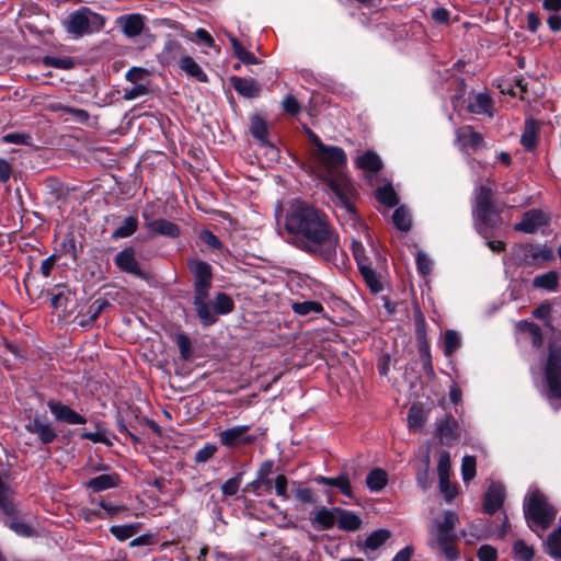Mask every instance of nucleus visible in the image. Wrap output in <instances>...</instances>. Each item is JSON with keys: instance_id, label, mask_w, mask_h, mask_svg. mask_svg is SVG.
I'll use <instances>...</instances> for the list:
<instances>
[{"instance_id": "nucleus-22", "label": "nucleus", "mask_w": 561, "mask_h": 561, "mask_svg": "<svg viewBox=\"0 0 561 561\" xmlns=\"http://www.w3.org/2000/svg\"><path fill=\"white\" fill-rule=\"evenodd\" d=\"M492 99L488 93H477L470 98L468 111L472 114H485L489 117L493 116Z\"/></svg>"}, {"instance_id": "nucleus-47", "label": "nucleus", "mask_w": 561, "mask_h": 561, "mask_svg": "<svg viewBox=\"0 0 561 561\" xmlns=\"http://www.w3.org/2000/svg\"><path fill=\"white\" fill-rule=\"evenodd\" d=\"M126 80L131 83L148 82L150 73L147 69L140 67H133L126 72Z\"/></svg>"}, {"instance_id": "nucleus-33", "label": "nucleus", "mask_w": 561, "mask_h": 561, "mask_svg": "<svg viewBox=\"0 0 561 561\" xmlns=\"http://www.w3.org/2000/svg\"><path fill=\"white\" fill-rule=\"evenodd\" d=\"M387 482V472L380 468L371 470L366 478L367 488L373 492L382 490L386 486Z\"/></svg>"}, {"instance_id": "nucleus-25", "label": "nucleus", "mask_w": 561, "mask_h": 561, "mask_svg": "<svg viewBox=\"0 0 561 561\" xmlns=\"http://www.w3.org/2000/svg\"><path fill=\"white\" fill-rule=\"evenodd\" d=\"M147 228L160 236L169 237V238H176L180 234L179 227L167 219H156L147 224Z\"/></svg>"}, {"instance_id": "nucleus-23", "label": "nucleus", "mask_w": 561, "mask_h": 561, "mask_svg": "<svg viewBox=\"0 0 561 561\" xmlns=\"http://www.w3.org/2000/svg\"><path fill=\"white\" fill-rule=\"evenodd\" d=\"M436 431L442 442L447 445H450L459 436L458 424L449 416L437 422Z\"/></svg>"}, {"instance_id": "nucleus-59", "label": "nucleus", "mask_w": 561, "mask_h": 561, "mask_svg": "<svg viewBox=\"0 0 561 561\" xmlns=\"http://www.w3.org/2000/svg\"><path fill=\"white\" fill-rule=\"evenodd\" d=\"M176 344L181 357L187 359L191 356V340L185 334H179L176 336Z\"/></svg>"}, {"instance_id": "nucleus-18", "label": "nucleus", "mask_w": 561, "mask_h": 561, "mask_svg": "<svg viewBox=\"0 0 561 561\" xmlns=\"http://www.w3.org/2000/svg\"><path fill=\"white\" fill-rule=\"evenodd\" d=\"M504 497V488L501 484H491L484 495V512L490 515L494 514L503 505Z\"/></svg>"}, {"instance_id": "nucleus-58", "label": "nucleus", "mask_w": 561, "mask_h": 561, "mask_svg": "<svg viewBox=\"0 0 561 561\" xmlns=\"http://www.w3.org/2000/svg\"><path fill=\"white\" fill-rule=\"evenodd\" d=\"M439 490L447 502L453 501L456 496V488L451 485L449 478H439Z\"/></svg>"}, {"instance_id": "nucleus-11", "label": "nucleus", "mask_w": 561, "mask_h": 561, "mask_svg": "<svg viewBox=\"0 0 561 561\" xmlns=\"http://www.w3.org/2000/svg\"><path fill=\"white\" fill-rule=\"evenodd\" d=\"M250 425H237L218 434L219 443L228 448L252 444L256 437L249 434Z\"/></svg>"}, {"instance_id": "nucleus-44", "label": "nucleus", "mask_w": 561, "mask_h": 561, "mask_svg": "<svg viewBox=\"0 0 561 561\" xmlns=\"http://www.w3.org/2000/svg\"><path fill=\"white\" fill-rule=\"evenodd\" d=\"M377 199L388 206L393 207L398 204L397 194L391 185L379 187L376 192Z\"/></svg>"}, {"instance_id": "nucleus-19", "label": "nucleus", "mask_w": 561, "mask_h": 561, "mask_svg": "<svg viewBox=\"0 0 561 561\" xmlns=\"http://www.w3.org/2000/svg\"><path fill=\"white\" fill-rule=\"evenodd\" d=\"M25 428L33 434H36L42 444L53 443L57 434L49 423L43 422L38 416H35L32 422L25 425Z\"/></svg>"}, {"instance_id": "nucleus-42", "label": "nucleus", "mask_w": 561, "mask_h": 561, "mask_svg": "<svg viewBox=\"0 0 561 561\" xmlns=\"http://www.w3.org/2000/svg\"><path fill=\"white\" fill-rule=\"evenodd\" d=\"M291 309L295 313H297L299 316H308L311 313H321L323 311L322 305L317 301L294 302L291 305Z\"/></svg>"}, {"instance_id": "nucleus-32", "label": "nucleus", "mask_w": 561, "mask_h": 561, "mask_svg": "<svg viewBox=\"0 0 561 561\" xmlns=\"http://www.w3.org/2000/svg\"><path fill=\"white\" fill-rule=\"evenodd\" d=\"M138 218L136 216H127L122 225H119L113 232L112 239H124L133 236L138 229Z\"/></svg>"}, {"instance_id": "nucleus-1", "label": "nucleus", "mask_w": 561, "mask_h": 561, "mask_svg": "<svg viewBox=\"0 0 561 561\" xmlns=\"http://www.w3.org/2000/svg\"><path fill=\"white\" fill-rule=\"evenodd\" d=\"M286 229L301 236V248L323 260H331L339 247V237L328 216L304 201H293L287 216Z\"/></svg>"}, {"instance_id": "nucleus-48", "label": "nucleus", "mask_w": 561, "mask_h": 561, "mask_svg": "<svg viewBox=\"0 0 561 561\" xmlns=\"http://www.w3.org/2000/svg\"><path fill=\"white\" fill-rule=\"evenodd\" d=\"M134 85L129 89H125L124 91V99L131 101L135 99H138L140 96H144L148 94L149 92V84L148 82H140V83H133Z\"/></svg>"}, {"instance_id": "nucleus-4", "label": "nucleus", "mask_w": 561, "mask_h": 561, "mask_svg": "<svg viewBox=\"0 0 561 561\" xmlns=\"http://www.w3.org/2000/svg\"><path fill=\"white\" fill-rule=\"evenodd\" d=\"M524 513L526 519L542 529L548 528L557 515L556 510L547 502L545 495L537 490L533 491L525 501Z\"/></svg>"}, {"instance_id": "nucleus-41", "label": "nucleus", "mask_w": 561, "mask_h": 561, "mask_svg": "<svg viewBox=\"0 0 561 561\" xmlns=\"http://www.w3.org/2000/svg\"><path fill=\"white\" fill-rule=\"evenodd\" d=\"M140 529L139 524L112 526L111 534L118 540L124 541L136 535Z\"/></svg>"}, {"instance_id": "nucleus-55", "label": "nucleus", "mask_w": 561, "mask_h": 561, "mask_svg": "<svg viewBox=\"0 0 561 561\" xmlns=\"http://www.w3.org/2000/svg\"><path fill=\"white\" fill-rule=\"evenodd\" d=\"M61 111L68 113L71 115L72 121L84 124L89 121L90 115L85 110L82 108H75L69 106H62L60 107Z\"/></svg>"}, {"instance_id": "nucleus-53", "label": "nucleus", "mask_w": 561, "mask_h": 561, "mask_svg": "<svg viewBox=\"0 0 561 561\" xmlns=\"http://www.w3.org/2000/svg\"><path fill=\"white\" fill-rule=\"evenodd\" d=\"M242 481V473H238L234 477L228 479L222 485L221 491L225 495L232 496L234 495L241 484Z\"/></svg>"}, {"instance_id": "nucleus-31", "label": "nucleus", "mask_w": 561, "mask_h": 561, "mask_svg": "<svg viewBox=\"0 0 561 561\" xmlns=\"http://www.w3.org/2000/svg\"><path fill=\"white\" fill-rule=\"evenodd\" d=\"M355 163L359 169L370 172H377L382 167L380 157L374 151H367L364 154L358 156Z\"/></svg>"}, {"instance_id": "nucleus-26", "label": "nucleus", "mask_w": 561, "mask_h": 561, "mask_svg": "<svg viewBox=\"0 0 561 561\" xmlns=\"http://www.w3.org/2000/svg\"><path fill=\"white\" fill-rule=\"evenodd\" d=\"M250 130L254 138H256L263 145H266L268 147L273 156L278 154V150L273 145H270L267 141V126L263 118L254 116L251 119Z\"/></svg>"}, {"instance_id": "nucleus-15", "label": "nucleus", "mask_w": 561, "mask_h": 561, "mask_svg": "<svg viewBox=\"0 0 561 561\" xmlns=\"http://www.w3.org/2000/svg\"><path fill=\"white\" fill-rule=\"evenodd\" d=\"M117 24L125 36L133 38L142 33L145 18L139 13L125 14L117 18Z\"/></svg>"}, {"instance_id": "nucleus-7", "label": "nucleus", "mask_w": 561, "mask_h": 561, "mask_svg": "<svg viewBox=\"0 0 561 561\" xmlns=\"http://www.w3.org/2000/svg\"><path fill=\"white\" fill-rule=\"evenodd\" d=\"M505 205H488L481 210V208H473L472 214L476 218V227L480 236L484 239H489L493 236V231L499 229L503 219L501 216L502 209Z\"/></svg>"}, {"instance_id": "nucleus-36", "label": "nucleus", "mask_w": 561, "mask_h": 561, "mask_svg": "<svg viewBox=\"0 0 561 561\" xmlns=\"http://www.w3.org/2000/svg\"><path fill=\"white\" fill-rule=\"evenodd\" d=\"M230 44L233 48L234 55L247 65H257L260 60L254 56L253 53L244 49L238 39L233 36H229Z\"/></svg>"}, {"instance_id": "nucleus-43", "label": "nucleus", "mask_w": 561, "mask_h": 561, "mask_svg": "<svg viewBox=\"0 0 561 561\" xmlns=\"http://www.w3.org/2000/svg\"><path fill=\"white\" fill-rule=\"evenodd\" d=\"M232 299L224 293H219L214 298V309L218 314H227L233 310Z\"/></svg>"}, {"instance_id": "nucleus-8", "label": "nucleus", "mask_w": 561, "mask_h": 561, "mask_svg": "<svg viewBox=\"0 0 561 561\" xmlns=\"http://www.w3.org/2000/svg\"><path fill=\"white\" fill-rule=\"evenodd\" d=\"M313 157L323 172V179L329 174L342 172L341 169L346 164V153L335 146H321L320 150H314Z\"/></svg>"}, {"instance_id": "nucleus-14", "label": "nucleus", "mask_w": 561, "mask_h": 561, "mask_svg": "<svg viewBox=\"0 0 561 561\" xmlns=\"http://www.w3.org/2000/svg\"><path fill=\"white\" fill-rule=\"evenodd\" d=\"M47 407L49 408L51 414L55 416L56 421L76 425V424H84L87 422L85 417L77 413L69 405L62 404L61 402L49 400L47 402Z\"/></svg>"}, {"instance_id": "nucleus-6", "label": "nucleus", "mask_w": 561, "mask_h": 561, "mask_svg": "<svg viewBox=\"0 0 561 561\" xmlns=\"http://www.w3.org/2000/svg\"><path fill=\"white\" fill-rule=\"evenodd\" d=\"M512 259L518 266H538L552 261L554 254L547 245L522 243L512 248Z\"/></svg>"}, {"instance_id": "nucleus-24", "label": "nucleus", "mask_w": 561, "mask_h": 561, "mask_svg": "<svg viewBox=\"0 0 561 561\" xmlns=\"http://www.w3.org/2000/svg\"><path fill=\"white\" fill-rule=\"evenodd\" d=\"M316 482L337 488L347 497H353V491L347 474L342 473L335 478L319 476L314 479Z\"/></svg>"}, {"instance_id": "nucleus-5", "label": "nucleus", "mask_w": 561, "mask_h": 561, "mask_svg": "<svg viewBox=\"0 0 561 561\" xmlns=\"http://www.w3.org/2000/svg\"><path fill=\"white\" fill-rule=\"evenodd\" d=\"M104 23L105 20L102 15L92 12L88 8H81L69 15L65 26L68 33L81 37L84 34L99 32Z\"/></svg>"}, {"instance_id": "nucleus-60", "label": "nucleus", "mask_w": 561, "mask_h": 561, "mask_svg": "<svg viewBox=\"0 0 561 561\" xmlns=\"http://www.w3.org/2000/svg\"><path fill=\"white\" fill-rule=\"evenodd\" d=\"M496 557L497 552L492 546L483 545L478 550L480 561H495Z\"/></svg>"}, {"instance_id": "nucleus-10", "label": "nucleus", "mask_w": 561, "mask_h": 561, "mask_svg": "<svg viewBox=\"0 0 561 561\" xmlns=\"http://www.w3.org/2000/svg\"><path fill=\"white\" fill-rule=\"evenodd\" d=\"M545 373L549 396L561 399V348L550 351Z\"/></svg>"}, {"instance_id": "nucleus-13", "label": "nucleus", "mask_w": 561, "mask_h": 561, "mask_svg": "<svg viewBox=\"0 0 561 561\" xmlns=\"http://www.w3.org/2000/svg\"><path fill=\"white\" fill-rule=\"evenodd\" d=\"M187 264L194 276V293L209 291L213 278L211 266L197 259H190Z\"/></svg>"}, {"instance_id": "nucleus-45", "label": "nucleus", "mask_w": 561, "mask_h": 561, "mask_svg": "<svg viewBox=\"0 0 561 561\" xmlns=\"http://www.w3.org/2000/svg\"><path fill=\"white\" fill-rule=\"evenodd\" d=\"M461 343L459 334L454 330H447L444 336V353L446 356H450L456 352Z\"/></svg>"}, {"instance_id": "nucleus-20", "label": "nucleus", "mask_w": 561, "mask_h": 561, "mask_svg": "<svg viewBox=\"0 0 561 561\" xmlns=\"http://www.w3.org/2000/svg\"><path fill=\"white\" fill-rule=\"evenodd\" d=\"M337 508H327L324 506L318 508L311 517V524L316 529L324 530L330 529L336 524Z\"/></svg>"}, {"instance_id": "nucleus-3", "label": "nucleus", "mask_w": 561, "mask_h": 561, "mask_svg": "<svg viewBox=\"0 0 561 561\" xmlns=\"http://www.w3.org/2000/svg\"><path fill=\"white\" fill-rule=\"evenodd\" d=\"M329 186L335 206L351 219H355L356 210L353 203L355 188L351 180L343 173L329 174L323 179Z\"/></svg>"}, {"instance_id": "nucleus-40", "label": "nucleus", "mask_w": 561, "mask_h": 561, "mask_svg": "<svg viewBox=\"0 0 561 561\" xmlns=\"http://www.w3.org/2000/svg\"><path fill=\"white\" fill-rule=\"evenodd\" d=\"M547 552L550 557L561 558V526L547 537Z\"/></svg>"}, {"instance_id": "nucleus-27", "label": "nucleus", "mask_w": 561, "mask_h": 561, "mask_svg": "<svg viewBox=\"0 0 561 561\" xmlns=\"http://www.w3.org/2000/svg\"><path fill=\"white\" fill-rule=\"evenodd\" d=\"M337 519L336 525L340 529L345 531H355L362 525L360 517L351 511H345L342 508H337Z\"/></svg>"}, {"instance_id": "nucleus-30", "label": "nucleus", "mask_w": 561, "mask_h": 561, "mask_svg": "<svg viewBox=\"0 0 561 561\" xmlns=\"http://www.w3.org/2000/svg\"><path fill=\"white\" fill-rule=\"evenodd\" d=\"M118 483V476L113 473H104L90 479L87 486L93 492H101L111 488H115Z\"/></svg>"}, {"instance_id": "nucleus-38", "label": "nucleus", "mask_w": 561, "mask_h": 561, "mask_svg": "<svg viewBox=\"0 0 561 561\" xmlns=\"http://www.w3.org/2000/svg\"><path fill=\"white\" fill-rule=\"evenodd\" d=\"M390 538V531L387 529H377L365 540L364 547L371 551L381 547Z\"/></svg>"}, {"instance_id": "nucleus-63", "label": "nucleus", "mask_w": 561, "mask_h": 561, "mask_svg": "<svg viewBox=\"0 0 561 561\" xmlns=\"http://www.w3.org/2000/svg\"><path fill=\"white\" fill-rule=\"evenodd\" d=\"M295 496L299 502L304 504H310L314 502L313 493L309 488H297L295 490Z\"/></svg>"}, {"instance_id": "nucleus-39", "label": "nucleus", "mask_w": 561, "mask_h": 561, "mask_svg": "<svg viewBox=\"0 0 561 561\" xmlns=\"http://www.w3.org/2000/svg\"><path fill=\"white\" fill-rule=\"evenodd\" d=\"M392 221L399 230L407 232L412 224L411 214L405 207H398L392 215Z\"/></svg>"}, {"instance_id": "nucleus-52", "label": "nucleus", "mask_w": 561, "mask_h": 561, "mask_svg": "<svg viewBox=\"0 0 561 561\" xmlns=\"http://www.w3.org/2000/svg\"><path fill=\"white\" fill-rule=\"evenodd\" d=\"M352 252H353V255L357 263L358 268H360V266H363V265L370 264L368 261V257L366 255L365 247L363 245L362 242L353 241L352 242Z\"/></svg>"}, {"instance_id": "nucleus-64", "label": "nucleus", "mask_w": 561, "mask_h": 561, "mask_svg": "<svg viewBox=\"0 0 561 561\" xmlns=\"http://www.w3.org/2000/svg\"><path fill=\"white\" fill-rule=\"evenodd\" d=\"M10 528L22 537H31L33 535V529L27 524L21 522H12Z\"/></svg>"}, {"instance_id": "nucleus-17", "label": "nucleus", "mask_w": 561, "mask_h": 561, "mask_svg": "<svg viewBox=\"0 0 561 561\" xmlns=\"http://www.w3.org/2000/svg\"><path fill=\"white\" fill-rule=\"evenodd\" d=\"M209 291L194 293V307L196 314L204 325H211L216 322L214 312L208 302Z\"/></svg>"}, {"instance_id": "nucleus-50", "label": "nucleus", "mask_w": 561, "mask_h": 561, "mask_svg": "<svg viewBox=\"0 0 561 561\" xmlns=\"http://www.w3.org/2000/svg\"><path fill=\"white\" fill-rule=\"evenodd\" d=\"M537 141L536 128L534 123H527L524 133L520 137L522 145L530 150L535 147Z\"/></svg>"}, {"instance_id": "nucleus-2", "label": "nucleus", "mask_w": 561, "mask_h": 561, "mask_svg": "<svg viewBox=\"0 0 561 561\" xmlns=\"http://www.w3.org/2000/svg\"><path fill=\"white\" fill-rule=\"evenodd\" d=\"M458 522V515L453 511H447L443 520H433L428 528L430 548L444 553L448 561H454L459 557L458 549L455 546V526Z\"/></svg>"}, {"instance_id": "nucleus-51", "label": "nucleus", "mask_w": 561, "mask_h": 561, "mask_svg": "<svg viewBox=\"0 0 561 561\" xmlns=\"http://www.w3.org/2000/svg\"><path fill=\"white\" fill-rule=\"evenodd\" d=\"M513 549L518 560L531 561L534 557V549L527 546L523 540L516 541Z\"/></svg>"}, {"instance_id": "nucleus-9", "label": "nucleus", "mask_w": 561, "mask_h": 561, "mask_svg": "<svg viewBox=\"0 0 561 561\" xmlns=\"http://www.w3.org/2000/svg\"><path fill=\"white\" fill-rule=\"evenodd\" d=\"M455 145L469 156L484 148L485 141L482 134L476 131L472 126L465 125L455 130Z\"/></svg>"}, {"instance_id": "nucleus-54", "label": "nucleus", "mask_w": 561, "mask_h": 561, "mask_svg": "<svg viewBox=\"0 0 561 561\" xmlns=\"http://www.w3.org/2000/svg\"><path fill=\"white\" fill-rule=\"evenodd\" d=\"M438 478H449L450 474V457L448 451H443L439 455L437 465Z\"/></svg>"}, {"instance_id": "nucleus-21", "label": "nucleus", "mask_w": 561, "mask_h": 561, "mask_svg": "<svg viewBox=\"0 0 561 561\" xmlns=\"http://www.w3.org/2000/svg\"><path fill=\"white\" fill-rule=\"evenodd\" d=\"M231 85L233 89L244 98H256L261 92L257 82L252 78L231 77Z\"/></svg>"}, {"instance_id": "nucleus-12", "label": "nucleus", "mask_w": 561, "mask_h": 561, "mask_svg": "<svg viewBox=\"0 0 561 561\" xmlns=\"http://www.w3.org/2000/svg\"><path fill=\"white\" fill-rule=\"evenodd\" d=\"M115 265L119 271L146 279L148 274L141 270L140 263L136 257V250L133 247H126L114 257Z\"/></svg>"}, {"instance_id": "nucleus-62", "label": "nucleus", "mask_w": 561, "mask_h": 561, "mask_svg": "<svg viewBox=\"0 0 561 561\" xmlns=\"http://www.w3.org/2000/svg\"><path fill=\"white\" fill-rule=\"evenodd\" d=\"M201 240L214 249H219L221 247L220 240L209 230H203L199 234Z\"/></svg>"}, {"instance_id": "nucleus-29", "label": "nucleus", "mask_w": 561, "mask_h": 561, "mask_svg": "<svg viewBox=\"0 0 561 561\" xmlns=\"http://www.w3.org/2000/svg\"><path fill=\"white\" fill-rule=\"evenodd\" d=\"M179 67L187 76L196 79L199 82H207L208 78L201 66L190 56L181 57Z\"/></svg>"}, {"instance_id": "nucleus-56", "label": "nucleus", "mask_w": 561, "mask_h": 561, "mask_svg": "<svg viewBox=\"0 0 561 561\" xmlns=\"http://www.w3.org/2000/svg\"><path fill=\"white\" fill-rule=\"evenodd\" d=\"M416 266L417 271L424 276L430 274L432 271V261L423 251H417Z\"/></svg>"}, {"instance_id": "nucleus-61", "label": "nucleus", "mask_w": 561, "mask_h": 561, "mask_svg": "<svg viewBox=\"0 0 561 561\" xmlns=\"http://www.w3.org/2000/svg\"><path fill=\"white\" fill-rule=\"evenodd\" d=\"M287 483H288V480L284 474H279L275 479L276 494L284 500H287L289 497L288 492H287Z\"/></svg>"}, {"instance_id": "nucleus-35", "label": "nucleus", "mask_w": 561, "mask_h": 561, "mask_svg": "<svg viewBox=\"0 0 561 561\" xmlns=\"http://www.w3.org/2000/svg\"><path fill=\"white\" fill-rule=\"evenodd\" d=\"M12 491L10 486L0 477V508L7 515L15 513L14 504L11 501Z\"/></svg>"}, {"instance_id": "nucleus-49", "label": "nucleus", "mask_w": 561, "mask_h": 561, "mask_svg": "<svg viewBox=\"0 0 561 561\" xmlns=\"http://www.w3.org/2000/svg\"><path fill=\"white\" fill-rule=\"evenodd\" d=\"M461 474L465 482L476 477V458L473 456H465L462 458Z\"/></svg>"}, {"instance_id": "nucleus-37", "label": "nucleus", "mask_w": 561, "mask_h": 561, "mask_svg": "<svg viewBox=\"0 0 561 561\" xmlns=\"http://www.w3.org/2000/svg\"><path fill=\"white\" fill-rule=\"evenodd\" d=\"M358 270L373 293H379L382 290V284L370 264L363 265Z\"/></svg>"}, {"instance_id": "nucleus-34", "label": "nucleus", "mask_w": 561, "mask_h": 561, "mask_svg": "<svg viewBox=\"0 0 561 561\" xmlns=\"http://www.w3.org/2000/svg\"><path fill=\"white\" fill-rule=\"evenodd\" d=\"M493 195L494 192L491 185L485 184L478 186L474 192L473 208H481V210H483L485 206L494 204Z\"/></svg>"}, {"instance_id": "nucleus-57", "label": "nucleus", "mask_w": 561, "mask_h": 561, "mask_svg": "<svg viewBox=\"0 0 561 561\" xmlns=\"http://www.w3.org/2000/svg\"><path fill=\"white\" fill-rule=\"evenodd\" d=\"M217 447L211 444H206L203 448L198 449L195 454L196 462H206L214 457Z\"/></svg>"}, {"instance_id": "nucleus-46", "label": "nucleus", "mask_w": 561, "mask_h": 561, "mask_svg": "<svg viewBox=\"0 0 561 561\" xmlns=\"http://www.w3.org/2000/svg\"><path fill=\"white\" fill-rule=\"evenodd\" d=\"M182 46L178 41L169 39L165 42L161 57L164 61L170 62L181 53Z\"/></svg>"}, {"instance_id": "nucleus-16", "label": "nucleus", "mask_w": 561, "mask_h": 561, "mask_svg": "<svg viewBox=\"0 0 561 561\" xmlns=\"http://www.w3.org/2000/svg\"><path fill=\"white\" fill-rule=\"evenodd\" d=\"M547 217L545 213H542L539 209H530L526 211L517 225H515V230L526 232V233H533L538 228L547 224Z\"/></svg>"}, {"instance_id": "nucleus-28", "label": "nucleus", "mask_w": 561, "mask_h": 561, "mask_svg": "<svg viewBox=\"0 0 561 561\" xmlns=\"http://www.w3.org/2000/svg\"><path fill=\"white\" fill-rule=\"evenodd\" d=\"M560 276L556 271H549L545 274L537 275L533 279V286L537 289H545L554 293L559 288Z\"/></svg>"}]
</instances>
